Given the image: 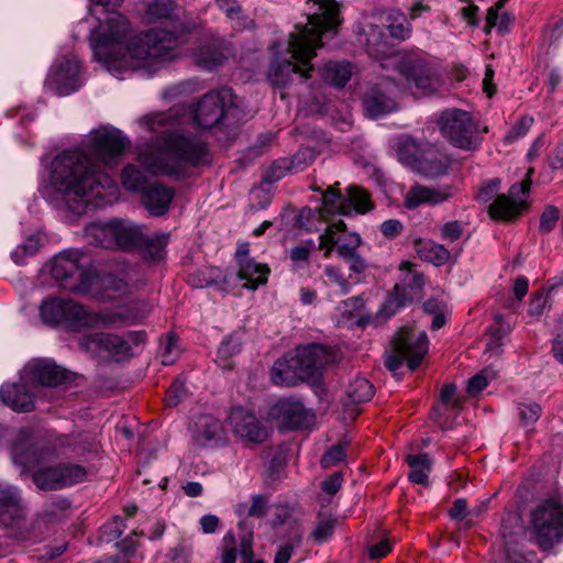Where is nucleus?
Returning a JSON list of instances; mask_svg holds the SVG:
<instances>
[{
  "label": "nucleus",
  "mask_w": 563,
  "mask_h": 563,
  "mask_svg": "<svg viewBox=\"0 0 563 563\" xmlns=\"http://www.w3.org/2000/svg\"><path fill=\"white\" fill-rule=\"evenodd\" d=\"M126 145L128 140L118 129L92 130L81 150L66 151L55 157L43 196L77 213L89 206L99 208L112 203L118 199L119 188L100 168L111 165Z\"/></svg>",
  "instance_id": "nucleus-1"
},
{
  "label": "nucleus",
  "mask_w": 563,
  "mask_h": 563,
  "mask_svg": "<svg viewBox=\"0 0 563 563\" xmlns=\"http://www.w3.org/2000/svg\"><path fill=\"white\" fill-rule=\"evenodd\" d=\"M181 44L173 33L159 29L133 35L130 22L119 12L100 19L90 34L95 59L119 79L134 71L153 75L183 54Z\"/></svg>",
  "instance_id": "nucleus-2"
},
{
  "label": "nucleus",
  "mask_w": 563,
  "mask_h": 563,
  "mask_svg": "<svg viewBox=\"0 0 563 563\" xmlns=\"http://www.w3.org/2000/svg\"><path fill=\"white\" fill-rule=\"evenodd\" d=\"M137 161L148 174L178 176L188 166L207 162V150L198 136L174 131L145 144Z\"/></svg>",
  "instance_id": "nucleus-3"
},
{
  "label": "nucleus",
  "mask_w": 563,
  "mask_h": 563,
  "mask_svg": "<svg viewBox=\"0 0 563 563\" xmlns=\"http://www.w3.org/2000/svg\"><path fill=\"white\" fill-rule=\"evenodd\" d=\"M387 34L378 26H372L367 35L368 54L380 59L383 68L395 67L405 79L408 88H420L421 65L418 54L393 53L394 45L390 40L402 41L409 37L410 27L404 14L397 13L389 16Z\"/></svg>",
  "instance_id": "nucleus-4"
},
{
  "label": "nucleus",
  "mask_w": 563,
  "mask_h": 563,
  "mask_svg": "<svg viewBox=\"0 0 563 563\" xmlns=\"http://www.w3.org/2000/svg\"><path fill=\"white\" fill-rule=\"evenodd\" d=\"M12 460L25 470H34L33 482L42 490H56L82 482L86 470L79 465L60 464L41 466L48 453L30 443L26 432L19 434L18 442L11 449Z\"/></svg>",
  "instance_id": "nucleus-5"
},
{
  "label": "nucleus",
  "mask_w": 563,
  "mask_h": 563,
  "mask_svg": "<svg viewBox=\"0 0 563 563\" xmlns=\"http://www.w3.org/2000/svg\"><path fill=\"white\" fill-rule=\"evenodd\" d=\"M40 316L44 323H65L74 330L98 328L100 323H112L115 316L100 314L87 310L71 299L51 297L40 306Z\"/></svg>",
  "instance_id": "nucleus-6"
},
{
  "label": "nucleus",
  "mask_w": 563,
  "mask_h": 563,
  "mask_svg": "<svg viewBox=\"0 0 563 563\" xmlns=\"http://www.w3.org/2000/svg\"><path fill=\"white\" fill-rule=\"evenodd\" d=\"M90 257L78 250H67L57 254L51 267L53 278L70 291L88 294L97 282L90 267Z\"/></svg>",
  "instance_id": "nucleus-7"
},
{
  "label": "nucleus",
  "mask_w": 563,
  "mask_h": 563,
  "mask_svg": "<svg viewBox=\"0 0 563 563\" xmlns=\"http://www.w3.org/2000/svg\"><path fill=\"white\" fill-rule=\"evenodd\" d=\"M144 340L142 332L131 331L124 335L98 332L80 338L79 347L91 356L121 362L133 355V347Z\"/></svg>",
  "instance_id": "nucleus-8"
},
{
  "label": "nucleus",
  "mask_w": 563,
  "mask_h": 563,
  "mask_svg": "<svg viewBox=\"0 0 563 563\" xmlns=\"http://www.w3.org/2000/svg\"><path fill=\"white\" fill-rule=\"evenodd\" d=\"M530 523L537 543L552 548L563 538V504L560 497L541 500L531 511Z\"/></svg>",
  "instance_id": "nucleus-9"
},
{
  "label": "nucleus",
  "mask_w": 563,
  "mask_h": 563,
  "mask_svg": "<svg viewBox=\"0 0 563 563\" xmlns=\"http://www.w3.org/2000/svg\"><path fill=\"white\" fill-rule=\"evenodd\" d=\"M435 123L441 134L455 147L472 151L482 143L478 124L464 110L448 109Z\"/></svg>",
  "instance_id": "nucleus-10"
},
{
  "label": "nucleus",
  "mask_w": 563,
  "mask_h": 563,
  "mask_svg": "<svg viewBox=\"0 0 563 563\" xmlns=\"http://www.w3.org/2000/svg\"><path fill=\"white\" fill-rule=\"evenodd\" d=\"M323 207L321 217L329 214L352 216L353 213L364 214L371 211L374 206L369 195L361 187L351 185L342 196L335 186H330L322 195Z\"/></svg>",
  "instance_id": "nucleus-11"
},
{
  "label": "nucleus",
  "mask_w": 563,
  "mask_h": 563,
  "mask_svg": "<svg viewBox=\"0 0 563 563\" xmlns=\"http://www.w3.org/2000/svg\"><path fill=\"white\" fill-rule=\"evenodd\" d=\"M422 331L413 327L402 328L394 339L391 349L386 353L385 366L395 373L404 361L410 371L421 363Z\"/></svg>",
  "instance_id": "nucleus-12"
},
{
  "label": "nucleus",
  "mask_w": 563,
  "mask_h": 563,
  "mask_svg": "<svg viewBox=\"0 0 563 563\" xmlns=\"http://www.w3.org/2000/svg\"><path fill=\"white\" fill-rule=\"evenodd\" d=\"M82 85L81 67L75 55L58 57L45 80L46 90L56 96H68Z\"/></svg>",
  "instance_id": "nucleus-13"
},
{
  "label": "nucleus",
  "mask_w": 563,
  "mask_h": 563,
  "mask_svg": "<svg viewBox=\"0 0 563 563\" xmlns=\"http://www.w3.org/2000/svg\"><path fill=\"white\" fill-rule=\"evenodd\" d=\"M231 88H222L206 93L194 112L196 123L202 129L217 125L229 115L235 104Z\"/></svg>",
  "instance_id": "nucleus-14"
},
{
  "label": "nucleus",
  "mask_w": 563,
  "mask_h": 563,
  "mask_svg": "<svg viewBox=\"0 0 563 563\" xmlns=\"http://www.w3.org/2000/svg\"><path fill=\"white\" fill-rule=\"evenodd\" d=\"M530 188L528 179L512 185L507 195H499L488 205L490 218L500 221H510L517 218L525 208V196Z\"/></svg>",
  "instance_id": "nucleus-15"
},
{
  "label": "nucleus",
  "mask_w": 563,
  "mask_h": 563,
  "mask_svg": "<svg viewBox=\"0 0 563 563\" xmlns=\"http://www.w3.org/2000/svg\"><path fill=\"white\" fill-rule=\"evenodd\" d=\"M68 377L65 369L48 360H32L21 371V380L34 389L38 386H56Z\"/></svg>",
  "instance_id": "nucleus-16"
},
{
  "label": "nucleus",
  "mask_w": 563,
  "mask_h": 563,
  "mask_svg": "<svg viewBox=\"0 0 563 563\" xmlns=\"http://www.w3.org/2000/svg\"><path fill=\"white\" fill-rule=\"evenodd\" d=\"M229 424L233 433L243 441L262 443L268 438L267 429L261 423L254 412L242 407L231 410Z\"/></svg>",
  "instance_id": "nucleus-17"
},
{
  "label": "nucleus",
  "mask_w": 563,
  "mask_h": 563,
  "mask_svg": "<svg viewBox=\"0 0 563 563\" xmlns=\"http://www.w3.org/2000/svg\"><path fill=\"white\" fill-rule=\"evenodd\" d=\"M346 225L344 221L338 220L328 225L323 234L320 235L319 245L323 249L324 255L328 257L332 252L334 245H338V253L340 256L351 255L357 252L362 244V239L357 233H349L343 239L338 236V233L345 231Z\"/></svg>",
  "instance_id": "nucleus-18"
},
{
  "label": "nucleus",
  "mask_w": 563,
  "mask_h": 563,
  "mask_svg": "<svg viewBox=\"0 0 563 563\" xmlns=\"http://www.w3.org/2000/svg\"><path fill=\"white\" fill-rule=\"evenodd\" d=\"M421 289V282L413 275L406 276L400 284H396L393 291L382 303L378 316L388 319L407 306Z\"/></svg>",
  "instance_id": "nucleus-19"
},
{
  "label": "nucleus",
  "mask_w": 563,
  "mask_h": 563,
  "mask_svg": "<svg viewBox=\"0 0 563 563\" xmlns=\"http://www.w3.org/2000/svg\"><path fill=\"white\" fill-rule=\"evenodd\" d=\"M294 358L302 378L313 376L325 365L334 361L333 354L319 344L297 349Z\"/></svg>",
  "instance_id": "nucleus-20"
},
{
  "label": "nucleus",
  "mask_w": 563,
  "mask_h": 563,
  "mask_svg": "<svg viewBox=\"0 0 563 563\" xmlns=\"http://www.w3.org/2000/svg\"><path fill=\"white\" fill-rule=\"evenodd\" d=\"M390 86V82L384 81L372 86L365 92L363 106L368 118L377 119L397 109V103L388 90Z\"/></svg>",
  "instance_id": "nucleus-21"
},
{
  "label": "nucleus",
  "mask_w": 563,
  "mask_h": 563,
  "mask_svg": "<svg viewBox=\"0 0 563 563\" xmlns=\"http://www.w3.org/2000/svg\"><path fill=\"white\" fill-rule=\"evenodd\" d=\"M190 431L194 442L199 446L217 445L224 435V428L220 420L210 415L197 417Z\"/></svg>",
  "instance_id": "nucleus-22"
},
{
  "label": "nucleus",
  "mask_w": 563,
  "mask_h": 563,
  "mask_svg": "<svg viewBox=\"0 0 563 563\" xmlns=\"http://www.w3.org/2000/svg\"><path fill=\"white\" fill-rule=\"evenodd\" d=\"M35 389L31 385L19 383L3 384L0 388V398L4 405L14 411L29 412L34 409Z\"/></svg>",
  "instance_id": "nucleus-23"
},
{
  "label": "nucleus",
  "mask_w": 563,
  "mask_h": 563,
  "mask_svg": "<svg viewBox=\"0 0 563 563\" xmlns=\"http://www.w3.org/2000/svg\"><path fill=\"white\" fill-rule=\"evenodd\" d=\"M22 518L21 495L16 487L0 483V523L11 526Z\"/></svg>",
  "instance_id": "nucleus-24"
},
{
  "label": "nucleus",
  "mask_w": 563,
  "mask_h": 563,
  "mask_svg": "<svg viewBox=\"0 0 563 563\" xmlns=\"http://www.w3.org/2000/svg\"><path fill=\"white\" fill-rule=\"evenodd\" d=\"M140 10L146 23L161 20H179L184 14V10L176 5L173 0H147L142 3Z\"/></svg>",
  "instance_id": "nucleus-25"
},
{
  "label": "nucleus",
  "mask_w": 563,
  "mask_h": 563,
  "mask_svg": "<svg viewBox=\"0 0 563 563\" xmlns=\"http://www.w3.org/2000/svg\"><path fill=\"white\" fill-rule=\"evenodd\" d=\"M174 199V190L162 184L152 185L143 195L146 209L154 216H163Z\"/></svg>",
  "instance_id": "nucleus-26"
},
{
  "label": "nucleus",
  "mask_w": 563,
  "mask_h": 563,
  "mask_svg": "<svg viewBox=\"0 0 563 563\" xmlns=\"http://www.w3.org/2000/svg\"><path fill=\"white\" fill-rule=\"evenodd\" d=\"M152 310V305L147 301H135L126 309H119L115 311H101L100 314H112L115 316V320L112 323H100L99 327L109 328L119 324H130L143 320Z\"/></svg>",
  "instance_id": "nucleus-27"
},
{
  "label": "nucleus",
  "mask_w": 563,
  "mask_h": 563,
  "mask_svg": "<svg viewBox=\"0 0 563 563\" xmlns=\"http://www.w3.org/2000/svg\"><path fill=\"white\" fill-rule=\"evenodd\" d=\"M271 269L266 264L256 263L252 258H241L239 265V277L245 280L244 287L256 289L265 285Z\"/></svg>",
  "instance_id": "nucleus-28"
},
{
  "label": "nucleus",
  "mask_w": 563,
  "mask_h": 563,
  "mask_svg": "<svg viewBox=\"0 0 563 563\" xmlns=\"http://www.w3.org/2000/svg\"><path fill=\"white\" fill-rule=\"evenodd\" d=\"M144 243V236L139 227L131 222L117 220L113 249L132 250Z\"/></svg>",
  "instance_id": "nucleus-29"
},
{
  "label": "nucleus",
  "mask_w": 563,
  "mask_h": 563,
  "mask_svg": "<svg viewBox=\"0 0 563 563\" xmlns=\"http://www.w3.org/2000/svg\"><path fill=\"white\" fill-rule=\"evenodd\" d=\"M271 378L280 386H292L303 379L294 356L277 360L272 367Z\"/></svg>",
  "instance_id": "nucleus-30"
},
{
  "label": "nucleus",
  "mask_w": 563,
  "mask_h": 563,
  "mask_svg": "<svg viewBox=\"0 0 563 563\" xmlns=\"http://www.w3.org/2000/svg\"><path fill=\"white\" fill-rule=\"evenodd\" d=\"M352 75L353 66L346 62H330L321 69L322 78L336 88L344 87Z\"/></svg>",
  "instance_id": "nucleus-31"
},
{
  "label": "nucleus",
  "mask_w": 563,
  "mask_h": 563,
  "mask_svg": "<svg viewBox=\"0 0 563 563\" xmlns=\"http://www.w3.org/2000/svg\"><path fill=\"white\" fill-rule=\"evenodd\" d=\"M508 0H498L495 5L490 7L486 16L487 32L495 27L498 33L506 34L515 21V18L506 11H501Z\"/></svg>",
  "instance_id": "nucleus-32"
},
{
  "label": "nucleus",
  "mask_w": 563,
  "mask_h": 563,
  "mask_svg": "<svg viewBox=\"0 0 563 563\" xmlns=\"http://www.w3.org/2000/svg\"><path fill=\"white\" fill-rule=\"evenodd\" d=\"M449 165V157L443 152L434 147L424 150V178H437L444 175Z\"/></svg>",
  "instance_id": "nucleus-33"
},
{
  "label": "nucleus",
  "mask_w": 563,
  "mask_h": 563,
  "mask_svg": "<svg viewBox=\"0 0 563 563\" xmlns=\"http://www.w3.org/2000/svg\"><path fill=\"white\" fill-rule=\"evenodd\" d=\"M117 219L107 223H90L86 227V235L106 249H113Z\"/></svg>",
  "instance_id": "nucleus-34"
},
{
  "label": "nucleus",
  "mask_w": 563,
  "mask_h": 563,
  "mask_svg": "<svg viewBox=\"0 0 563 563\" xmlns=\"http://www.w3.org/2000/svg\"><path fill=\"white\" fill-rule=\"evenodd\" d=\"M420 147L410 136L402 137L398 143L397 155L399 162L415 172L420 170Z\"/></svg>",
  "instance_id": "nucleus-35"
},
{
  "label": "nucleus",
  "mask_w": 563,
  "mask_h": 563,
  "mask_svg": "<svg viewBox=\"0 0 563 563\" xmlns=\"http://www.w3.org/2000/svg\"><path fill=\"white\" fill-rule=\"evenodd\" d=\"M272 515V525L274 527L288 523L291 528L290 540L292 543H298L301 539V531L298 525L292 521V509L288 505H273L269 507Z\"/></svg>",
  "instance_id": "nucleus-36"
},
{
  "label": "nucleus",
  "mask_w": 563,
  "mask_h": 563,
  "mask_svg": "<svg viewBox=\"0 0 563 563\" xmlns=\"http://www.w3.org/2000/svg\"><path fill=\"white\" fill-rule=\"evenodd\" d=\"M225 58L227 54L220 48V43L216 41L201 47L195 54V60L197 64L208 69L221 65Z\"/></svg>",
  "instance_id": "nucleus-37"
},
{
  "label": "nucleus",
  "mask_w": 563,
  "mask_h": 563,
  "mask_svg": "<svg viewBox=\"0 0 563 563\" xmlns=\"http://www.w3.org/2000/svg\"><path fill=\"white\" fill-rule=\"evenodd\" d=\"M373 395V385L363 377H356L349 384L346 388V396L352 402L368 401Z\"/></svg>",
  "instance_id": "nucleus-38"
},
{
  "label": "nucleus",
  "mask_w": 563,
  "mask_h": 563,
  "mask_svg": "<svg viewBox=\"0 0 563 563\" xmlns=\"http://www.w3.org/2000/svg\"><path fill=\"white\" fill-rule=\"evenodd\" d=\"M448 307L443 301L429 300L424 302V317H430V329L435 331L446 322Z\"/></svg>",
  "instance_id": "nucleus-39"
},
{
  "label": "nucleus",
  "mask_w": 563,
  "mask_h": 563,
  "mask_svg": "<svg viewBox=\"0 0 563 563\" xmlns=\"http://www.w3.org/2000/svg\"><path fill=\"white\" fill-rule=\"evenodd\" d=\"M274 411L283 413L285 417V422L290 428H296L301 422L303 407L300 402L282 400L276 405Z\"/></svg>",
  "instance_id": "nucleus-40"
},
{
  "label": "nucleus",
  "mask_w": 563,
  "mask_h": 563,
  "mask_svg": "<svg viewBox=\"0 0 563 563\" xmlns=\"http://www.w3.org/2000/svg\"><path fill=\"white\" fill-rule=\"evenodd\" d=\"M451 258L450 251L442 244L433 241L424 244V261L439 267L445 265Z\"/></svg>",
  "instance_id": "nucleus-41"
},
{
  "label": "nucleus",
  "mask_w": 563,
  "mask_h": 563,
  "mask_svg": "<svg viewBox=\"0 0 563 563\" xmlns=\"http://www.w3.org/2000/svg\"><path fill=\"white\" fill-rule=\"evenodd\" d=\"M146 183V174L135 165H128L122 172V185L131 191H139Z\"/></svg>",
  "instance_id": "nucleus-42"
},
{
  "label": "nucleus",
  "mask_w": 563,
  "mask_h": 563,
  "mask_svg": "<svg viewBox=\"0 0 563 563\" xmlns=\"http://www.w3.org/2000/svg\"><path fill=\"white\" fill-rule=\"evenodd\" d=\"M454 394H455L454 385L443 386L441 394H440V400L432 408V410L430 412V418L432 420H438V413H439L440 409L459 410L460 402L456 399H454Z\"/></svg>",
  "instance_id": "nucleus-43"
},
{
  "label": "nucleus",
  "mask_w": 563,
  "mask_h": 563,
  "mask_svg": "<svg viewBox=\"0 0 563 563\" xmlns=\"http://www.w3.org/2000/svg\"><path fill=\"white\" fill-rule=\"evenodd\" d=\"M134 275L135 272L132 268L124 271L123 277L109 275L104 279L106 287L118 294H128L131 291L130 282L133 280Z\"/></svg>",
  "instance_id": "nucleus-44"
},
{
  "label": "nucleus",
  "mask_w": 563,
  "mask_h": 563,
  "mask_svg": "<svg viewBox=\"0 0 563 563\" xmlns=\"http://www.w3.org/2000/svg\"><path fill=\"white\" fill-rule=\"evenodd\" d=\"M70 505L66 499H57L48 504L43 510V518L48 522L59 521L68 516Z\"/></svg>",
  "instance_id": "nucleus-45"
},
{
  "label": "nucleus",
  "mask_w": 563,
  "mask_h": 563,
  "mask_svg": "<svg viewBox=\"0 0 563 563\" xmlns=\"http://www.w3.org/2000/svg\"><path fill=\"white\" fill-rule=\"evenodd\" d=\"M496 375L497 374L493 368H484L468 380L467 393L471 396L478 395L484 388H486L489 382L496 378Z\"/></svg>",
  "instance_id": "nucleus-46"
},
{
  "label": "nucleus",
  "mask_w": 563,
  "mask_h": 563,
  "mask_svg": "<svg viewBox=\"0 0 563 563\" xmlns=\"http://www.w3.org/2000/svg\"><path fill=\"white\" fill-rule=\"evenodd\" d=\"M542 412L540 405L537 402L518 404V415L520 422L525 427H529L538 421Z\"/></svg>",
  "instance_id": "nucleus-47"
},
{
  "label": "nucleus",
  "mask_w": 563,
  "mask_h": 563,
  "mask_svg": "<svg viewBox=\"0 0 563 563\" xmlns=\"http://www.w3.org/2000/svg\"><path fill=\"white\" fill-rule=\"evenodd\" d=\"M424 203L438 205L446 199H449L452 195L450 186H426L423 191Z\"/></svg>",
  "instance_id": "nucleus-48"
},
{
  "label": "nucleus",
  "mask_w": 563,
  "mask_h": 563,
  "mask_svg": "<svg viewBox=\"0 0 563 563\" xmlns=\"http://www.w3.org/2000/svg\"><path fill=\"white\" fill-rule=\"evenodd\" d=\"M450 516L452 519L461 521L462 527L467 529L474 525V520L470 518V509L465 499L460 498L453 503L450 509Z\"/></svg>",
  "instance_id": "nucleus-49"
},
{
  "label": "nucleus",
  "mask_w": 563,
  "mask_h": 563,
  "mask_svg": "<svg viewBox=\"0 0 563 563\" xmlns=\"http://www.w3.org/2000/svg\"><path fill=\"white\" fill-rule=\"evenodd\" d=\"M173 115L166 113H152L141 119V124L150 132L159 133L161 128L168 126Z\"/></svg>",
  "instance_id": "nucleus-50"
},
{
  "label": "nucleus",
  "mask_w": 563,
  "mask_h": 563,
  "mask_svg": "<svg viewBox=\"0 0 563 563\" xmlns=\"http://www.w3.org/2000/svg\"><path fill=\"white\" fill-rule=\"evenodd\" d=\"M499 189L500 180L498 178H493L481 186L477 192V200L483 203H490L499 196Z\"/></svg>",
  "instance_id": "nucleus-51"
},
{
  "label": "nucleus",
  "mask_w": 563,
  "mask_h": 563,
  "mask_svg": "<svg viewBox=\"0 0 563 563\" xmlns=\"http://www.w3.org/2000/svg\"><path fill=\"white\" fill-rule=\"evenodd\" d=\"M551 296L545 290H541L534 294L529 302L528 312L532 317H540L545 308L550 306Z\"/></svg>",
  "instance_id": "nucleus-52"
},
{
  "label": "nucleus",
  "mask_w": 563,
  "mask_h": 563,
  "mask_svg": "<svg viewBox=\"0 0 563 563\" xmlns=\"http://www.w3.org/2000/svg\"><path fill=\"white\" fill-rule=\"evenodd\" d=\"M179 355L177 340L169 336L161 346V361L163 365H172Z\"/></svg>",
  "instance_id": "nucleus-53"
},
{
  "label": "nucleus",
  "mask_w": 563,
  "mask_h": 563,
  "mask_svg": "<svg viewBox=\"0 0 563 563\" xmlns=\"http://www.w3.org/2000/svg\"><path fill=\"white\" fill-rule=\"evenodd\" d=\"M167 234L156 235L152 239H144V242L147 243V252L148 256L152 260H161L164 256L165 246L167 244Z\"/></svg>",
  "instance_id": "nucleus-54"
},
{
  "label": "nucleus",
  "mask_w": 563,
  "mask_h": 563,
  "mask_svg": "<svg viewBox=\"0 0 563 563\" xmlns=\"http://www.w3.org/2000/svg\"><path fill=\"white\" fill-rule=\"evenodd\" d=\"M38 250H40V240L34 236H31L22 245L16 246L15 250L12 251L11 257L15 264L22 265L23 260L19 258L20 252H23V254H25V255L33 256L34 254L37 253Z\"/></svg>",
  "instance_id": "nucleus-55"
},
{
  "label": "nucleus",
  "mask_w": 563,
  "mask_h": 563,
  "mask_svg": "<svg viewBox=\"0 0 563 563\" xmlns=\"http://www.w3.org/2000/svg\"><path fill=\"white\" fill-rule=\"evenodd\" d=\"M314 249V243L312 240H309L300 245L292 247L289 251L290 260L295 265H300L309 260V256Z\"/></svg>",
  "instance_id": "nucleus-56"
},
{
  "label": "nucleus",
  "mask_w": 563,
  "mask_h": 563,
  "mask_svg": "<svg viewBox=\"0 0 563 563\" xmlns=\"http://www.w3.org/2000/svg\"><path fill=\"white\" fill-rule=\"evenodd\" d=\"M313 158L314 155L310 150L305 148L298 151L289 162L290 172H302L307 166H309L312 163Z\"/></svg>",
  "instance_id": "nucleus-57"
},
{
  "label": "nucleus",
  "mask_w": 563,
  "mask_h": 563,
  "mask_svg": "<svg viewBox=\"0 0 563 563\" xmlns=\"http://www.w3.org/2000/svg\"><path fill=\"white\" fill-rule=\"evenodd\" d=\"M345 459V446L343 444L334 445L328 450L320 463L323 468H329Z\"/></svg>",
  "instance_id": "nucleus-58"
},
{
  "label": "nucleus",
  "mask_w": 563,
  "mask_h": 563,
  "mask_svg": "<svg viewBox=\"0 0 563 563\" xmlns=\"http://www.w3.org/2000/svg\"><path fill=\"white\" fill-rule=\"evenodd\" d=\"M324 274L328 279V283L338 286L341 294L345 295L350 291V284L336 267H325Z\"/></svg>",
  "instance_id": "nucleus-59"
},
{
  "label": "nucleus",
  "mask_w": 563,
  "mask_h": 563,
  "mask_svg": "<svg viewBox=\"0 0 563 563\" xmlns=\"http://www.w3.org/2000/svg\"><path fill=\"white\" fill-rule=\"evenodd\" d=\"M560 212L554 206H548L540 218V231L549 233L555 227Z\"/></svg>",
  "instance_id": "nucleus-60"
},
{
  "label": "nucleus",
  "mask_w": 563,
  "mask_h": 563,
  "mask_svg": "<svg viewBox=\"0 0 563 563\" xmlns=\"http://www.w3.org/2000/svg\"><path fill=\"white\" fill-rule=\"evenodd\" d=\"M185 395V385L181 380L177 379L167 390L165 402L168 407H176L184 399Z\"/></svg>",
  "instance_id": "nucleus-61"
},
{
  "label": "nucleus",
  "mask_w": 563,
  "mask_h": 563,
  "mask_svg": "<svg viewBox=\"0 0 563 563\" xmlns=\"http://www.w3.org/2000/svg\"><path fill=\"white\" fill-rule=\"evenodd\" d=\"M440 238L446 242L457 241L463 232V228L457 221H449L440 227Z\"/></svg>",
  "instance_id": "nucleus-62"
},
{
  "label": "nucleus",
  "mask_w": 563,
  "mask_h": 563,
  "mask_svg": "<svg viewBox=\"0 0 563 563\" xmlns=\"http://www.w3.org/2000/svg\"><path fill=\"white\" fill-rule=\"evenodd\" d=\"M236 550L235 539L232 532L225 533L223 537V550L221 553V563H235Z\"/></svg>",
  "instance_id": "nucleus-63"
},
{
  "label": "nucleus",
  "mask_w": 563,
  "mask_h": 563,
  "mask_svg": "<svg viewBox=\"0 0 563 563\" xmlns=\"http://www.w3.org/2000/svg\"><path fill=\"white\" fill-rule=\"evenodd\" d=\"M335 523L336 520L331 518L320 520L313 530V538L318 542L327 541L332 536Z\"/></svg>",
  "instance_id": "nucleus-64"
}]
</instances>
